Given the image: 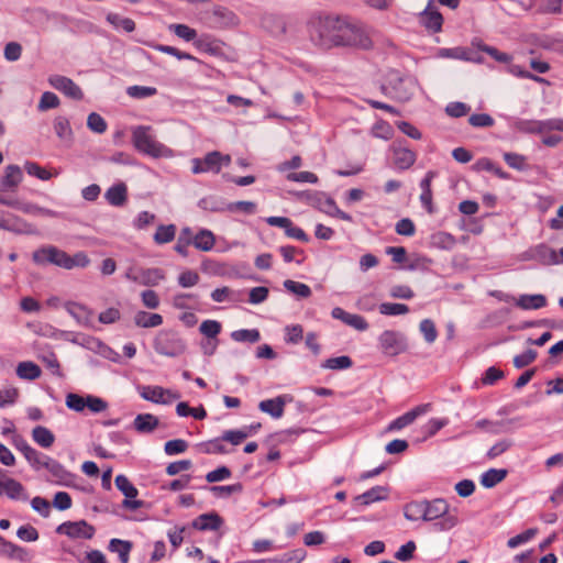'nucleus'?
I'll list each match as a JSON object with an SVG mask.
<instances>
[{"instance_id": "f257e3e1", "label": "nucleus", "mask_w": 563, "mask_h": 563, "mask_svg": "<svg viewBox=\"0 0 563 563\" xmlns=\"http://www.w3.org/2000/svg\"><path fill=\"white\" fill-rule=\"evenodd\" d=\"M310 38L323 49L336 46L368 48L372 44L361 26L340 16L319 19L310 29Z\"/></svg>"}, {"instance_id": "f03ea898", "label": "nucleus", "mask_w": 563, "mask_h": 563, "mask_svg": "<svg viewBox=\"0 0 563 563\" xmlns=\"http://www.w3.org/2000/svg\"><path fill=\"white\" fill-rule=\"evenodd\" d=\"M32 261L36 265L52 264L64 269L87 267L90 263L85 252H77L73 256L54 245H44L32 253Z\"/></svg>"}, {"instance_id": "7ed1b4c3", "label": "nucleus", "mask_w": 563, "mask_h": 563, "mask_svg": "<svg viewBox=\"0 0 563 563\" xmlns=\"http://www.w3.org/2000/svg\"><path fill=\"white\" fill-rule=\"evenodd\" d=\"M152 131V128L148 125H139L134 128L132 131V142L134 147L139 152L154 158L173 156V151L158 142Z\"/></svg>"}, {"instance_id": "20e7f679", "label": "nucleus", "mask_w": 563, "mask_h": 563, "mask_svg": "<svg viewBox=\"0 0 563 563\" xmlns=\"http://www.w3.org/2000/svg\"><path fill=\"white\" fill-rule=\"evenodd\" d=\"M426 521L434 522L433 527L438 531H448L453 529L459 518L450 511V505L444 498H435L432 500L424 499Z\"/></svg>"}, {"instance_id": "39448f33", "label": "nucleus", "mask_w": 563, "mask_h": 563, "mask_svg": "<svg viewBox=\"0 0 563 563\" xmlns=\"http://www.w3.org/2000/svg\"><path fill=\"white\" fill-rule=\"evenodd\" d=\"M153 347L159 355L178 357L187 350V343L179 332L164 329L157 332L153 341Z\"/></svg>"}, {"instance_id": "423d86ee", "label": "nucleus", "mask_w": 563, "mask_h": 563, "mask_svg": "<svg viewBox=\"0 0 563 563\" xmlns=\"http://www.w3.org/2000/svg\"><path fill=\"white\" fill-rule=\"evenodd\" d=\"M380 351L388 356H396L408 349L406 336L395 330H385L378 336Z\"/></svg>"}, {"instance_id": "0eeeda50", "label": "nucleus", "mask_w": 563, "mask_h": 563, "mask_svg": "<svg viewBox=\"0 0 563 563\" xmlns=\"http://www.w3.org/2000/svg\"><path fill=\"white\" fill-rule=\"evenodd\" d=\"M56 533L65 534L70 539L90 540L93 538L96 529L86 520L65 521L56 528Z\"/></svg>"}, {"instance_id": "6e6552de", "label": "nucleus", "mask_w": 563, "mask_h": 563, "mask_svg": "<svg viewBox=\"0 0 563 563\" xmlns=\"http://www.w3.org/2000/svg\"><path fill=\"white\" fill-rule=\"evenodd\" d=\"M387 95L400 102H406L413 96V81L398 75L390 77L385 87Z\"/></svg>"}, {"instance_id": "1a4fd4ad", "label": "nucleus", "mask_w": 563, "mask_h": 563, "mask_svg": "<svg viewBox=\"0 0 563 563\" xmlns=\"http://www.w3.org/2000/svg\"><path fill=\"white\" fill-rule=\"evenodd\" d=\"M114 483L117 488L125 496V499L122 501L123 508L129 510H136L144 507L145 503L143 500L135 499L139 494L137 488L125 475H118Z\"/></svg>"}, {"instance_id": "9d476101", "label": "nucleus", "mask_w": 563, "mask_h": 563, "mask_svg": "<svg viewBox=\"0 0 563 563\" xmlns=\"http://www.w3.org/2000/svg\"><path fill=\"white\" fill-rule=\"evenodd\" d=\"M41 467H45L51 473L54 484L60 486H71L74 484L76 476L67 471L58 461L45 455Z\"/></svg>"}, {"instance_id": "9b49d317", "label": "nucleus", "mask_w": 563, "mask_h": 563, "mask_svg": "<svg viewBox=\"0 0 563 563\" xmlns=\"http://www.w3.org/2000/svg\"><path fill=\"white\" fill-rule=\"evenodd\" d=\"M48 84L56 90L63 92L65 96L81 100L84 98L80 87L70 78L62 75H52L48 77Z\"/></svg>"}, {"instance_id": "f8f14e48", "label": "nucleus", "mask_w": 563, "mask_h": 563, "mask_svg": "<svg viewBox=\"0 0 563 563\" xmlns=\"http://www.w3.org/2000/svg\"><path fill=\"white\" fill-rule=\"evenodd\" d=\"M0 229L16 234L36 233V229L32 224L27 223L24 219L12 213H5L0 216Z\"/></svg>"}, {"instance_id": "ddd939ff", "label": "nucleus", "mask_w": 563, "mask_h": 563, "mask_svg": "<svg viewBox=\"0 0 563 563\" xmlns=\"http://www.w3.org/2000/svg\"><path fill=\"white\" fill-rule=\"evenodd\" d=\"M211 21L217 29H228L236 26L240 22L238 15L230 9L216 5L211 12Z\"/></svg>"}, {"instance_id": "4468645a", "label": "nucleus", "mask_w": 563, "mask_h": 563, "mask_svg": "<svg viewBox=\"0 0 563 563\" xmlns=\"http://www.w3.org/2000/svg\"><path fill=\"white\" fill-rule=\"evenodd\" d=\"M13 444L16 448V450H19L23 454L25 460L30 463V465L33 468L38 470L41 467V463H42L45 454H43V453L38 452L37 450H35L34 448H32L27 443V441L20 435L14 438Z\"/></svg>"}, {"instance_id": "2eb2a0df", "label": "nucleus", "mask_w": 563, "mask_h": 563, "mask_svg": "<svg viewBox=\"0 0 563 563\" xmlns=\"http://www.w3.org/2000/svg\"><path fill=\"white\" fill-rule=\"evenodd\" d=\"M333 319L341 320L343 323L354 328L358 331H365L368 329V323L364 317L355 313H350L340 307H335L331 311Z\"/></svg>"}, {"instance_id": "dca6fc26", "label": "nucleus", "mask_w": 563, "mask_h": 563, "mask_svg": "<svg viewBox=\"0 0 563 563\" xmlns=\"http://www.w3.org/2000/svg\"><path fill=\"white\" fill-rule=\"evenodd\" d=\"M430 409V404L419 405L406 413L393 420L389 426V431L401 430L411 424L419 416L426 413Z\"/></svg>"}, {"instance_id": "f3484780", "label": "nucleus", "mask_w": 563, "mask_h": 563, "mask_svg": "<svg viewBox=\"0 0 563 563\" xmlns=\"http://www.w3.org/2000/svg\"><path fill=\"white\" fill-rule=\"evenodd\" d=\"M165 279V273L162 268H140L136 271L134 283L144 286H156Z\"/></svg>"}, {"instance_id": "a211bd4d", "label": "nucleus", "mask_w": 563, "mask_h": 563, "mask_svg": "<svg viewBox=\"0 0 563 563\" xmlns=\"http://www.w3.org/2000/svg\"><path fill=\"white\" fill-rule=\"evenodd\" d=\"M516 307L522 310H538L548 305V299L542 294L520 295L514 299Z\"/></svg>"}, {"instance_id": "6ab92c4d", "label": "nucleus", "mask_w": 563, "mask_h": 563, "mask_svg": "<svg viewBox=\"0 0 563 563\" xmlns=\"http://www.w3.org/2000/svg\"><path fill=\"white\" fill-rule=\"evenodd\" d=\"M393 157L395 166L401 170L410 168L417 159V155L413 151L395 145L393 146Z\"/></svg>"}, {"instance_id": "aec40b11", "label": "nucleus", "mask_w": 563, "mask_h": 563, "mask_svg": "<svg viewBox=\"0 0 563 563\" xmlns=\"http://www.w3.org/2000/svg\"><path fill=\"white\" fill-rule=\"evenodd\" d=\"M223 523V519L217 512L202 514L192 522V528L200 531L218 530Z\"/></svg>"}, {"instance_id": "412c9836", "label": "nucleus", "mask_w": 563, "mask_h": 563, "mask_svg": "<svg viewBox=\"0 0 563 563\" xmlns=\"http://www.w3.org/2000/svg\"><path fill=\"white\" fill-rule=\"evenodd\" d=\"M532 258L545 266L559 265L558 252L547 244L537 245L533 249Z\"/></svg>"}, {"instance_id": "4be33fe9", "label": "nucleus", "mask_w": 563, "mask_h": 563, "mask_svg": "<svg viewBox=\"0 0 563 563\" xmlns=\"http://www.w3.org/2000/svg\"><path fill=\"white\" fill-rule=\"evenodd\" d=\"M286 405V396H277L275 398L262 400L258 409L275 419L283 417Z\"/></svg>"}, {"instance_id": "5701e85b", "label": "nucleus", "mask_w": 563, "mask_h": 563, "mask_svg": "<svg viewBox=\"0 0 563 563\" xmlns=\"http://www.w3.org/2000/svg\"><path fill=\"white\" fill-rule=\"evenodd\" d=\"M388 497V488L384 486H375L365 493L354 497V503L362 506L371 505L375 501L385 500Z\"/></svg>"}, {"instance_id": "b1692460", "label": "nucleus", "mask_w": 563, "mask_h": 563, "mask_svg": "<svg viewBox=\"0 0 563 563\" xmlns=\"http://www.w3.org/2000/svg\"><path fill=\"white\" fill-rule=\"evenodd\" d=\"M2 494H5L10 499L13 500L25 501L29 498L27 494L25 493L24 486L13 478H7L5 481H3L1 487V495Z\"/></svg>"}, {"instance_id": "393cba45", "label": "nucleus", "mask_w": 563, "mask_h": 563, "mask_svg": "<svg viewBox=\"0 0 563 563\" xmlns=\"http://www.w3.org/2000/svg\"><path fill=\"white\" fill-rule=\"evenodd\" d=\"M107 201L114 207H121L126 202L128 188L124 183H118L108 188L104 194Z\"/></svg>"}, {"instance_id": "a878e982", "label": "nucleus", "mask_w": 563, "mask_h": 563, "mask_svg": "<svg viewBox=\"0 0 563 563\" xmlns=\"http://www.w3.org/2000/svg\"><path fill=\"white\" fill-rule=\"evenodd\" d=\"M512 419L500 420V421H492L488 419H481L476 421L475 427L478 429H485L487 432L492 434H500L504 432H508L510 430V424Z\"/></svg>"}, {"instance_id": "bb28decb", "label": "nucleus", "mask_w": 563, "mask_h": 563, "mask_svg": "<svg viewBox=\"0 0 563 563\" xmlns=\"http://www.w3.org/2000/svg\"><path fill=\"white\" fill-rule=\"evenodd\" d=\"M421 23L432 32L441 31L443 18L437 10H431L428 5L421 13Z\"/></svg>"}, {"instance_id": "cd10ccee", "label": "nucleus", "mask_w": 563, "mask_h": 563, "mask_svg": "<svg viewBox=\"0 0 563 563\" xmlns=\"http://www.w3.org/2000/svg\"><path fill=\"white\" fill-rule=\"evenodd\" d=\"M132 547L131 541L113 538L110 540L108 549L111 552L118 553L121 563H128Z\"/></svg>"}, {"instance_id": "c85d7f7f", "label": "nucleus", "mask_w": 563, "mask_h": 563, "mask_svg": "<svg viewBox=\"0 0 563 563\" xmlns=\"http://www.w3.org/2000/svg\"><path fill=\"white\" fill-rule=\"evenodd\" d=\"M134 323L140 328H156L163 323V317L159 313L137 311L134 316Z\"/></svg>"}, {"instance_id": "c756f323", "label": "nucleus", "mask_w": 563, "mask_h": 563, "mask_svg": "<svg viewBox=\"0 0 563 563\" xmlns=\"http://www.w3.org/2000/svg\"><path fill=\"white\" fill-rule=\"evenodd\" d=\"M22 170L18 165H9L5 167L1 186L4 189H13L22 181Z\"/></svg>"}, {"instance_id": "7c9ffc66", "label": "nucleus", "mask_w": 563, "mask_h": 563, "mask_svg": "<svg viewBox=\"0 0 563 563\" xmlns=\"http://www.w3.org/2000/svg\"><path fill=\"white\" fill-rule=\"evenodd\" d=\"M216 243L214 234L208 229H201L194 236L192 245L202 252L211 251Z\"/></svg>"}, {"instance_id": "2f4dec72", "label": "nucleus", "mask_w": 563, "mask_h": 563, "mask_svg": "<svg viewBox=\"0 0 563 563\" xmlns=\"http://www.w3.org/2000/svg\"><path fill=\"white\" fill-rule=\"evenodd\" d=\"M133 426L137 432L148 433L158 426V419L152 413H140L135 417Z\"/></svg>"}, {"instance_id": "473e14b6", "label": "nucleus", "mask_w": 563, "mask_h": 563, "mask_svg": "<svg viewBox=\"0 0 563 563\" xmlns=\"http://www.w3.org/2000/svg\"><path fill=\"white\" fill-rule=\"evenodd\" d=\"M198 207L205 211L209 212H225L228 211V203L217 197V196H208L203 197L198 201Z\"/></svg>"}, {"instance_id": "72a5a7b5", "label": "nucleus", "mask_w": 563, "mask_h": 563, "mask_svg": "<svg viewBox=\"0 0 563 563\" xmlns=\"http://www.w3.org/2000/svg\"><path fill=\"white\" fill-rule=\"evenodd\" d=\"M507 473L505 468H490L482 474L481 484L485 488H493L506 478Z\"/></svg>"}, {"instance_id": "f704fd0d", "label": "nucleus", "mask_w": 563, "mask_h": 563, "mask_svg": "<svg viewBox=\"0 0 563 563\" xmlns=\"http://www.w3.org/2000/svg\"><path fill=\"white\" fill-rule=\"evenodd\" d=\"M404 516L410 521H417L420 519L426 521L424 500H415L406 504L404 508Z\"/></svg>"}, {"instance_id": "c9c22d12", "label": "nucleus", "mask_w": 563, "mask_h": 563, "mask_svg": "<svg viewBox=\"0 0 563 563\" xmlns=\"http://www.w3.org/2000/svg\"><path fill=\"white\" fill-rule=\"evenodd\" d=\"M140 395L147 401L155 404H168V400L164 398L165 388L159 386H142L140 388Z\"/></svg>"}, {"instance_id": "e433bc0d", "label": "nucleus", "mask_w": 563, "mask_h": 563, "mask_svg": "<svg viewBox=\"0 0 563 563\" xmlns=\"http://www.w3.org/2000/svg\"><path fill=\"white\" fill-rule=\"evenodd\" d=\"M32 438L40 446L44 449L51 448L55 441V435L53 432L43 426H36L32 430Z\"/></svg>"}, {"instance_id": "4c0bfd02", "label": "nucleus", "mask_w": 563, "mask_h": 563, "mask_svg": "<svg viewBox=\"0 0 563 563\" xmlns=\"http://www.w3.org/2000/svg\"><path fill=\"white\" fill-rule=\"evenodd\" d=\"M42 374L41 367L31 362H21L16 367V375L22 379L34 380Z\"/></svg>"}, {"instance_id": "58836bf2", "label": "nucleus", "mask_w": 563, "mask_h": 563, "mask_svg": "<svg viewBox=\"0 0 563 563\" xmlns=\"http://www.w3.org/2000/svg\"><path fill=\"white\" fill-rule=\"evenodd\" d=\"M299 196L306 198L311 206L318 208L319 210H321L324 213H325L324 208H327L325 201L328 199H332L331 197L327 196L324 192L310 191V190L301 191L299 194Z\"/></svg>"}, {"instance_id": "ea45409f", "label": "nucleus", "mask_w": 563, "mask_h": 563, "mask_svg": "<svg viewBox=\"0 0 563 563\" xmlns=\"http://www.w3.org/2000/svg\"><path fill=\"white\" fill-rule=\"evenodd\" d=\"M205 488L211 492L216 497L228 498L232 494L241 493L243 490V485L241 483H235L232 485L206 486Z\"/></svg>"}, {"instance_id": "a19ab883", "label": "nucleus", "mask_w": 563, "mask_h": 563, "mask_svg": "<svg viewBox=\"0 0 563 563\" xmlns=\"http://www.w3.org/2000/svg\"><path fill=\"white\" fill-rule=\"evenodd\" d=\"M54 130L60 140L70 141L73 139V130L69 120L65 117H57L54 120Z\"/></svg>"}, {"instance_id": "79ce46f5", "label": "nucleus", "mask_w": 563, "mask_h": 563, "mask_svg": "<svg viewBox=\"0 0 563 563\" xmlns=\"http://www.w3.org/2000/svg\"><path fill=\"white\" fill-rule=\"evenodd\" d=\"M231 339L235 342L256 343L261 340V333L257 329H240L231 333Z\"/></svg>"}, {"instance_id": "37998d69", "label": "nucleus", "mask_w": 563, "mask_h": 563, "mask_svg": "<svg viewBox=\"0 0 563 563\" xmlns=\"http://www.w3.org/2000/svg\"><path fill=\"white\" fill-rule=\"evenodd\" d=\"M475 167L478 170H486L494 173L498 178L508 180L510 179V174L503 170L500 167L496 166L495 163L489 158H481L475 164Z\"/></svg>"}, {"instance_id": "c03bdc74", "label": "nucleus", "mask_w": 563, "mask_h": 563, "mask_svg": "<svg viewBox=\"0 0 563 563\" xmlns=\"http://www.w3.org/2000/svg\"><path fill=\"white\" fill-rule=\"evenodd\" d=\"M503 157L507 165L516 170L525 172L529 168V165L527 164V157L521 154L506 152L504 153Z\"/></svg>"}, {"instance_id": "a18cd8bd", "label": "nucleus", "mask_w": 563, "mask_h": 563, "mask_svg": "<svg viewBox=\"0 0 563 563\" xmlns=\"http://www.w3.org/2000/svg\"><path fill=\"white\" fill-rule=\"evenodd\" d=\"M107 21L115 29L121 27L129 33L135 30V22L132 19L121 16L118 13H108Z\"/></svg>"}, {"instance_id": "49530a36", "label": "nucleus", "mask_w": 563, "mask_h": 563, "mask_svg": "<svg viewBox=\"0 0 563 563\" xmlns=\"http://www.w3.org/2000/svg\"><path fill=\"white\" fill-rule=\"evenodd\" d=\"M176 227L174 224L159 225L154 234V241L157 244L169 243L175 239Z\"/></svg>"}, {"instance_id": "de8ad7c7", "label": "nucleus", "mask_w": 563, "mask_h": 563, "mask_svg": "<svg viewBox=\"0 0 563 563\" xmlns=\"http://www.w3.org/2000/svg\"><path fill=\"white\" fill-rule=\"evenodd\" d=\"M283 285L286 290H288L289 292H292L294 295L298 296L299 298H308L312 294L311 288L303 283L295 282L291 279H286Z\"/></svg>"}, {"instance_id": "09e8293b", "label": "nucleus", "mask_w": 563, "mask_h": 563, "mask_svg": "<svg viewBox=\"0 0 563 563\" xmlns=\"http://www.w3.org/2000/svg\"><path fill=\"white\" fill-rule=\"evenodd\" d=\"M222 159L223 155L218 151H213L208 153L201 161L207 172L219 173L221 170Z\"/></svg>"}, {"instance_id": "8fccbe9b", "label": "nucleus", "mask_w": 563, "mask_h": 563, "mask_svg": "<svg viewBox=\"0 0 563 563\" xmlns=\"http://www.w3.org/2000/svg\"><path fill=\"white\" fill-rule=\"evenodd\" d=\"M153 48L158 51V52H161V53L175 56L179 60L187 59V60H194V62L200 63V60L197 57L192 56L189 53L181 52V51H179L178 48H176L174 46L164 45V44H156V45L153 46Z\"/></svg>"}, {"instance_id": "3c124183", "label": "nucleus", "mask_w": 563, "mask_h": 563, "mask_svg": "<svg viewBox=\"0 0 563 563\" xmlns=\"http://www.w3.org/2000/svg\"><path fill=\"white\" fill-rule=\"evenodd\" d=\"M378 310L384 316H400L409 312V307L405 303L383 302Z\"/></svg>"}, {"instance_id": "603ef678", "label": "nucleus", "mask_w": 563, "mask_h": 563, "mask_svg": "<svg viewBox=\"0 0 563 563\" xmlns=\"http://www.w3.org/2000/svg\"><path fill=\"white\" fill-rule=\"evenodd\" d=\"M353 365V362L350 356L342 355L336 357H330L322 363L323 368L328 369H346L350 368Z\"/></svg>"}, {"instance_id": "864d4df0", "label": "nucleus", "mask_w": 563, "mask_h": 563, "mask_svg": "<svg viewBox=\"0 0 563 563\" xmlns=\"http://www.w3.org/2000/svg\"><path fill=\"white\" fill-rule=\"evenodd\" d=\"M156 93L157 89L155 87L134 85L126 88V95L134 99H145Z\"/></svg>"}, {"instance_id": "5fc2aeb1", "label": "nucleus", "mask_w": 563, "mask_h": 563, "mask_svg": "<svg viewBox=\"0 0 563 563\" xmlns=\"http://www.w3.org/2000/svg\"><path fill=\"white\" fill-rule=\"evenodd\" d=\"M419 329L427 343L431 344L437 340L438 331L431 319H423L419 324Z\"/></svg>"}, {"instance_id": "6e6d98bb", "label": "nucleus", "mask_w": 563, "mask_h": 563, "mask_svg": "<svg viewBox=\"0 0 563 563\" xmlns=\"http://www.w3.org/2000/svg\"><path fill=\"white\" fill-rule=\"evenodd\" d=\"M169 29L176 36L187 42L197 40V31L186 24H172Z\"/></svg>"}, {"instance_id": "4d7b16f0", "label": "nucleus", "mask_w": 563, "mask_h": 563, "mask_svg": "<svg viewBox=\"0 0 563 563\" xmlns=\"http://www.w3.org/2000/svg\"><path fill=\"white\" fill-rule=\"evenodd\" d=\"M477 48L481 52L487 53L490 57H493L495 60H497L499 63L508 64L512 59L511 55L500 52L496 47L489 46L484 43H479L477 45Z\"/></svg>"}, {"instance_id": "13d9d810", "label": "nucleus", "mask_w": 563, "mask_h": 563, "mask_svg": "<svg viewBox=\"0 0 563 563\" xmlns=\"http://www.w3.org/2000/svg\"><path fill=\"white\" fill-rule=\"evenodd\" d=\"M59 98L57 95L51 91H45L42 93L41 99L37 104L38 111H47L49 109H55L59 106Z\"/></svg>"}, {"instance_id": "bf43d9fd", "label": "nucleus", "mask_w": 563, "mask_h": 563, "mask_svg": "<svg viewBox=\"0 0 563 563\" xmlns=\"http://www.w3.org/2000/svg\"><path fill=\"white\" fill-rule=\"evenodd\" d=\"M87 126L95 133L102 134L107 131L106 120L98 113L91 112L87 118Z\"/></svg>"}, {"instance_id": "052dcab7", "label": "nucleus", "mask_w": 563, "mask_h": 563, "mask_svg": "<svg viewBox=\"0 0 563 563\" xmlns=\"http://www.w3.org/2000/svg\"><path fill=\"white\" fill-rule=\"evenodd\" d=\"M199 331L209 339L217 340L218 334L221 332V323L216 320H205Z\"/></svg>"}, {"instance_id": "680f3d73", "label": "nucleus", "mask_w": 563, "mask_h": 563, "mask_svg": "<svg viewBox=\"0 0 563 563\" xmlns=\"http://www.w3.org/2000/svg\"><path fill=\"white\" fill-rule=\"evenodd\" d=\"M65 308L67 310V312L76 319V321L80 324H86L87 323V318H86V313H87V309L80 305V303H76V302H67L65 305Z\"/></svg>"}, {"instance_id": "e2e57ef3", "label": "nucleus", "mask_w": 563, "mask_h": 563, "mask_svg": "<svg viewBox=\"0 0 563 563\" xmlns=\"http://www.w3.org/2000/svg\"><path fill=\"white\" fill-rule=\"evenodd\" d=\"M195 46L206 53L216 54L219 49V44L216 40H212L210 36H200L194 42Z\"/></svg>"}, {"instance_id": "0e129e2a", "label": "nucleus", "mask_w": 563, "mask_h": 563, "mask_svg": "<svg viewBox=\"0 0 563 563\" xmlns=\"http://www.w3.org/2000/svg\"><path fill=\"white\" fill-rule=\"evenodd\" d=\"M188 449V442L183 439L169 440L164 445L167 455H176L184 453Z\"/></svg>"}, {"instance_id": "69168bd1", "label": "nucleus", "mask_w": 563, "mask_h": 563, "mask_svg": "<svg viewBox=\"0 0 563 563\" xmlns=\"http://www.w3.org/2000/svg\"><path fill=\"white\" fill-rule=\"evenodd\" d=\"M470 110H471L470 106H467L464 102H460V101L450 102L445 107L446 114L452 118L464 117L470 112Z\"/></svg>"}, {"instance_id": "338daca9", "label": "nucleus", "mask_w": 563, "mask_h": 563, "mask_svg": "<svg viewBox=\"0 0 563 563\" xmlns=\"http://www.w3.org/2000/svg\"><path fill=\"white\" fill-rule=\"evenodd\" d=\"M285 342L290 344L299 343L303 338V328L300 324H291L285 328Z\"/></svg>"}, {"instance_id": "774afa93", "label": "nucleus", "mask_w": 563, "mask_h": 563, "mask_svg": "<svg viewBox=\"0 0 563 563\" xmlns=\"http://www.w3.org/2000/svg\"><path fill=\"white\" fill-rule=\"evenodd\" d=\"M250 433L245 430H227L222 433L221 439L233 445L241 444Z\"/></svg>"}]
</instances>
